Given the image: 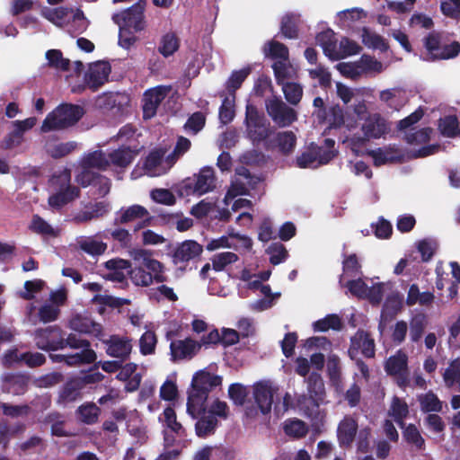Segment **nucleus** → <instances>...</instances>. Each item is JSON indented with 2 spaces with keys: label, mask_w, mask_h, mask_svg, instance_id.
Instances as JSON below:
<instances>
[{
  "label": "nucleus",
  "mask_w": 460,
  "mask_h": 460,
  "mask_svg": "<svg viewBox=\"0 0 460 460\" xmlns=\"http://www.w3.org/2000/svg\"><path fill=\"white\" fill-rule=\"evenodd\" d=\"M222 377L206 370H199L192 377L191 389L188 392L187 412L197 418L207 411V400L215 387L221 385Z\"/></svg>",
  "instance_id": "obj_1"
},
{
  "label": "nucleus",
  "mask_w": 460,
  "mask_h": 460,
  "mask_svg": "<svg viewBox=\"0 0 460 460\" xmlns=\"http://www.w3.org/2000/svg\"><path fill=\"white\" fill-rule=\"evenodd\" d=\"M134 260L142 261L138 267L130 268L128 276L132 283L138 287H148L153 282L164 283L167 281L164 275V266L159 261L150 257V252L144 249L134 251Z\"/></svg>",
  "instance_id": "obj_2"
},
{
  "label": "nucleus",
  "mask_w": 460,
  "mask_h": 460,
  "mask_svg": "<svg viewBox=\"0 0 460 460\" xmlns=\"http://www.w3.org/2000/svg\"><path fill=\"white\" fill-rule=\"evenodd\" d=\"M429 61L454 58L460 53V43L450 41L448 37L440 31H432L423 40Z\"/></svg>",
  "instance_id": "obj_3"
},
{
  "label": "nucleus",
  "mask_w": 460,
  "mask_h": 460,
  "mask_svg": "<svg viewBox=\"0 0 460 460\" xmlns=\"http://www.w3.org/2000/svg\"><path fill=\"white\" fill-rule=\"evenodd\" d=\"M84 116V109L75 104H60L47 115L40 130L44 133L52 130L65 129L76 124Z\"/></svg>",
  "instance_id": "obj_4"
},
{
  "label": "nucleus",
  "mask_w": 460,
  "mask_h": 460,
  "mask_svg": "<svg viewBox=\"0 0 460 460\" xmlns=\"http://www.w3.org/2000/svg\"><path fill=\"white\" fill-rule=\"evenodd\" d=\"M244 124L247 137L253 145L263 143L264 146L273 133L270 123L265 115L251 103L245 107Z\"/></svg>",
  "instance_id": "obj_5"
},
{
  "label": "nucleus",
  "mask_w": 460,
  "mask_h": 460,
  "mask_svg": "<svg viewBox=\"0 0 460 460\" xmlns=\"http://www.w3.org/2000/svg\"><path fill=\"white\" fill-rule=\"evenodd\" d=\"M70 181L71 173L68 170H64L58 175L53 176L51 180L52 185L58 186V191L49 198L48 202L51 208L60 209L79 197V188L72 186Z\"/></svg>",
  "instance_id": "obj_6"
},
{
  "label": "nucleus",
  "mask_w": 460,
  "mask_h": 460,
  "mask_svg": "<svg viewBox=\"0 0 460 460\" xmlns=\"http://www.w3.org/2000/svg\"><path fill=\"white\" fill-rule=\"evenodd\" d=\"M146 0H138L136 4L124 11L114 13L112 21L116 24L130 27L134 31L138 32L146 28L145 9Z\"/></svg>",
  "instance_id": "obj_7"
},
{
  "label": "nucleus",
  "mask_w": 460,
  "mask_h": 460,
  "mask_svg": "<svg viewBox=\"0 0 460 460\" xmlns=\"http://www.w3.org/2000/svg\"><path fill=\"white\" fill-rule=\"evenodd\" d=\"M63 330L58 325L38 328L34 331L35 346L44 351L63 349Z\"/></svg>",
  "instance_id": "obj_8"
},
{
  "label": "nucleus",
  "mask_w": 460,
  "mask_h": 460,
  "mask_svg": "<svg viewBox=\"0 0 460 460\" xmlns=\"http://www.w3.org/2000/svg\"><path fill=\"white\" fill-rule=\"evenodd\" d=\"M265 108L272 121L280 128L288 127L297 119L296 111L279 97L267 99Z\"/></svg>",
  "instance_id": "obj_9"
},
{
  "label": "nucleus",
  "mask_w": 460,
  "mask_h": 460,
  "mask_svg": "<svg viewBox=\"0 0 460 460\" xmlns=\"http://www.w3.org/2000/svg\"><path fill=\"white\" fill-rule=\"evenodd\" d=\"M385 370L388 376L395 378L400 388L405 389L410 385L408 357L402 350L399 349L386 359Z\"/></svg>",
  "instance_id": "obj_10"
},
{
  "label": "nucleus",
  "mask_w": 460,
  "mask_h": 460,
  "mask_svg": "<svg viewBox=\"0 0 460 460\" xmlns=\"http://www.w3.org/2000/svg\"><path fill=\"white\" fill-rule=\"evenodd\" d=\"M361 351L365 358H371L376 354L375 341L371 337V334L363 330H358L350 339V346L349 349V355L353 359L355 358L358 351Z\"/></svg>",
  "instance_id": "obj_11"
},
{
  "label": "nucleus",
  "mask_w": 460,
  "mask_h": 460,
  "mask_svg": "<svg viewBox=\"0 0 460 460\" xmlns=\"http://www.w3.org/2000/svg\"><path fill=\"white\" fill-rule=\"evenodd\" d=\"M169 89L165 86H156L146 90L142 99L143 119L147 120L156 115L157 109L167 95Z\"/></svg>",
  "instance_id": "obj_12"
},
{
  "label": "nucleus",
  "mask_w": 460,
  "mask_h": 460,
  "mask_svg": "<svg viewBox=\"0 0 460 460\" xmlns=\"http://www.w3.org/2000/svg\"><path fill=\"white\" fill-rule=\"evenodd\" d=\"M296 146V136L291 130L279 131L272 138L265 143L264 149L267 151L278 150V152L288 156L291 155Z\"/></svg>",
  "instance_id": "obj_13"
},
{
  "label": "nucleus",
  "mask_w": 460,
  "mask_h": 460,
  "mask_svg": "<svg viewBox=\"0 0 460 460\" xmlns=\"http://www.w3.org/2000/svg\"><path fill=\"white\" fill-rule=\"evenodd\" d=\"M200 350V344L191 338L172 341L170 344V354L172 361L191 359Z\"/></svg>",
  "instance_id": "obj_14"
},
{
  "label": "nucleus",
  "mask_w": 460,
  "mask_h": 460,
  "mask_svg": "<svg viewBox=\"0 0 460 460\" xmlns=\"http://www.w3.org/2000/svg\"><path fill=\"white\" fill-rule=\"evenodd\" d=\"M106 345V353L112 358L125 361L129 358L132 350L131 340L119 335H111L108 340H103Z\"/></svg>",
  "instance_id": "obj_15"
},
{
  "label": "nucleus",
  "mask_w": 460,
  "mask_h": 460,
  "mask_svg": "<svg viewBox=\"0 0 460 460\" xmlns=\"http://www.w3.org/2000/svg\"><path fill=\"white\" fill-rule=\"evenodd\" d=\"M111 74V66L105 62H96L90 65L84 75V83L93 92L97 91L107 81Z\"/></svg>",
  "instance_id": "obj_16"
},
{
  "label": "nucleus",
  "mask_w": 460,
  "mask_h": 460,
  "mask_svg": "<svg viewBox=\"0 0 460 460\" xmlns=\"http://www.w3.org/2000/svg\"><path fill=\"white\" fill-rule=\"evenodd\" d=\"M276 391L277 388L273 387L269 382L261 381L254 385V400L262 414L270 412Z\"/></svg>",
  "instance_id": "obj_17"
},
{
  "label": "nucleus",
  "mask_w": 460,
  "mask_h": 460,
  "mask_svg": "<svg viewBox=\"0 0 460 460\" xmlns=\"http://www.w3.org/2000/svg\"><path fill=\"white\" fill-rule=\"evenodd\" d=\"M358 422L351 416H345L337 428V438L341 447H350L358 431Z\"/></svg>",
  "instance_id": "obj_18"
},
{
  "label": "nucleus",
  "mask_w": 460,
  "mask_h": 460,
  "mask_svg": "<svg viewBox=\"0 0 460 460\" xmlns=\"http://www.w3.org/2000/svg\"><path fill=\"white\" fill-rule=\"evenodd\" d=\"M203 252L201 244L194 240H186L181 243L173 252V262H188L191 260L199 258Z\"/></svg>",
  "instance_id": "obj_19"
},
{
  "label": "nucleus",
  "mask_w": 460,
  "mask_h": 460,
  "mask_svg": "<svg viewBox=\"0 0 460 460\" xmlns=\"http://www.w3.org/2000/svg\"><path fill=\"white\" fill-rule=\"evenodd\" d=\"M83 389V382L77 377L67 380L58 394L57 403L65 406L75 402L82 397Z\"/></svg>",
  "instance_id": "obj_20"
},
{
  "label": "nucleus",
  "mask_w": 460,
  "mask_h": 460,
  "mask_svg": "<svg viewBox=\"0 0 460 460\" xmlns=\"http://www.w3.org/2000/svg\"><path fill=\"white\" fill-rule=\"evenodd\" d=\"M138 153L139 149L137 146L131 147L122 145L111 152L108 155V159L110 164H111L119 168H127L132 164Z\"/></svg>",
  "instance_id": "obj_21"
},
{
  "label": "nucleus",
  "mask_w": 460,
  "mask_h": 460,
  "mask_svg": "<svg viewBox=\"0 0 460 460\" xmlns=\"http://www.w3.org/2000/svg\"><path fill=\"white\" fill-rule=\"evenodd\" d=\"M30 377L22 374H7L3 380V390L13 395H22L26 393Z\"/></svg>",
  "instance_id": "obj_22"
},
{
  "label": "nucleus",
  "mask_w": 460,
  "mask_h": 460,
  "mask_svg": "<svg viewBox=\"0 0 460 460\" xmlns=\"http://www.w3.org/2000/svg\"><path fill=\"white\" fill-rule=\"evenodd\" d=\"M216 187L215 172L211 167H204L197 175L193 186V192L203 195L213 190Z\"/></svg>",
  "instance_id": "obj_23"
},
{
  "label": "nucleus",
  "mask_w": 460,
  "mask_h": 460,
  "mask_svg": "<svg viewBox=\"0 0 460 460\" xmlns=\"http://www.w3.org/2000/svg\"><path fill=\"white\" fill-rule=\"evenodd\" d=\"M317 43L322 47L325 56L332 60H337L340 56L336 52L337 39L332 30L327 29L321 31L315 38Z\"/></svg>",
  "instance_id": "obj_24"
},
{
  "label": "nucleus",
  "mask_w": 460,
  "mask_h": 460,
  "mask_svg": "<svg viewBox=\"0 0 460 460\" xmlns=\"http://www.w3.org/2000/svg\"><path fill=\"white\" fill-rule=\"evenodd\" d=\"M380 100L391 109L400 111L408 102L406 92L401 88H392L380 93Z\"/></svg>",
  "instance_id": "obj_25"
},
{
  "label": "nucleus",
  "mask_w": 460,
  "mask_h": 460,
  "mask_svg": "<svg viewBox=\"0 0 460 460\" xmlns=\"http://www.w3.org/2000/svg\"><path fill=\"white\" fill-rule=\"evenodd\" d=\"M80 164L82 169L106 171L110 166V161L102 150H95L85 155Z\"/></svg>",
  "instance_id": "obj_26"
},
{
  "label": "nucleus",
  "mask_w": 460,
  "mask_h": 460,
  "mask_svg": "<svg viewBox=\"0 0 460 460\" xmlns=\"http://www.w3.org/2000/svg\"><path fill=\"white\" fill-rule=\"evenodd\" d=\"M217 425L218 420L213 414H206L205 411L195 424V433L199 438H206L215 433Z\"/></svg>",
  "instance_id": "obj_27"
},
{
  "label": "nucleus",
  "mask_w": 460,
  "mask_h": 460,
  "mask_svg": "<svg viewBox=\"0 0 460 460\" xmlns=\"http://www.w3.org/2000/svg\"><path fill=\"white\" fill-rule=\"evenodd\" d=\"M305 382L308 392L306 395L323 402L325 397V388L322 376L317 372H312Z\"/></svg>",
  "instance_id": "obj_28"
},
{
  "label": "nucleus",
  "mask_w": 460,
  "mask_h": 460,
  "mask_svg": "<svg viewBox=\"0 0 460 460\" xmlns=\"http://www.w3.org/2000/svg\"><path fill=\"white\" fill-rule=\"evenodd\" d=\"M420 411L425 413L440 412L443 410V402L431 390L417 396Z\"/></svg>",
  "instance_id": "obj_29"
},
{
  "label": "nucleus",
  "mask_w": 460,
  "mask_h": 460,
  "mask_svg": "<svg viewBox=\"0 0 460 460\" xmlns=\"http://www.w3.org/2000/svg\"><path fill=\"white\" fill-rule=\"evenodd\" d=\"M119 217L114 219L115 225H122L140 219L149 215L147 209L141 205H132L125 209L121 208Z\"/></svg>",
  "instance_id": "obj_30"
},
{
  "label": "nucleus",
  "mask_w": 460,
  "mask_h": 460,
  "mask_svg": "<svg viewBox=\"0 0 460 460\" xmlns=\"http://www.w3.org/2000/svg\"><path fill=\"white\" fill-rule=\"evenodd\" d=\"M263 53L265 57L276 59V61L289 60L288 48L285 44L275 40H269L263 46Z\"/></svg>",
  "instance_id": "obj_31"
},
{
  "label": "nucleus",
  "mask_w": 460,
  "mask_h": 460,
  "mask_svg": "<svg viewBox=\"0 0 460 460\" xmlns=\"http://www.w3.org/2000/svg\"><path fill=\"white\" fill-rule=\"evenodd\" d=\"M361 39L363 44L373 49H378L381 52H386L389 49L388 42L381 35L370 31L367 27L362 30Z\"/></svg>",
  "instance_id": "obj_32"
},
{
  "label": "nucleus",
  "mask_w": 460,
  "mask_h": 460,
  "mask_svg": "<svg viewBox=\"0 0 460 460\" xmlns=\"http://www.w3.org/2000/svg\"><path fill=\"white\" fill-rule=\"evenodd\" d=\"M78 419L84 424L93 425L98 422L101 408L93 402L80 405L76 411Z\"/></svg>",
  "instance_id": "obj_33"
},
{
  "label": "nucleus",
  "mask_w": 460,
  "mask_h": 460,
  "mask_svg": "<svg viewBox=\"0 0 460 460\" xmlns=\"http://www.w3.org/2000/svg\"><path fill=\"white\" fill-rule=\"evenodd\" d=\"M251 73L252 67L250 66L240 70L233 71L226 83L228 94L235 96V92L242 86L243 83Z\"/></svg>",
  "instance_id": "obj_34"
},
{
  "label": "nucleus",
  "mask_w": 460,
  "mask_h": 460,
  "mask_svg": "<svg viewBox=\"0 0 460 460\" xmlns=\"http://www.w3.org/2000/svg\"><path fill=\"white\" fill-rule=\"evenodd\" d=\"M438 130L446 137H456L460 135L459 121L456 115H447L438 119Z\"/></svg>",
  "instance_id": "obj_35"
},
{
  "label": "nucleus",
  "mask_w": 460,
  "mask_h": 460,
  "mask_svg": "<svg viewBox=\"0 0 460 460\" xmlns=\"http://www.w3.org/2000/svg\"><path fill=\"white\" fill-rule=\"evenodd\" d=\"M164 422L171 432L175 434L180 439H184L187 437L185 428L177 420L176 412L173 408L166 407L164 410Z\"/></svg>",
  "instance_id": "obj_36"
},
{
  "label": "nucleus",
  "mask_w": 460,
  "mask_h": 460,
  "mask_svg": "<svg viewBox=\"0 0 460 460\" xmlns=\"http://www.w3.org/2000/svg\"><path fill=\"white\" fill-rule=\"evenodd\" d=\"M443 380L448 388L457 385L458 391L460 392V358H456L449 362L448 367L443 373Z\"/></svg>",
  "instance_id": "obj_37"
},
{
  "label": "nucleus",
  "mask_w": 460,
  "mask_h": 460,
  "mask_svg": "<svg viewBox=\"0 0 460 460\" xmlns=\"http://www.w3.org/2000/svg\"><path fill=\"white\" fill-rule=\"evenodd\" d=\"M402 429V438L409 445L413 446L417 450L425 449V439L414 424L404 425Z\"/></svg>",
  "instance_id": "obj_38"
},
{
  "label": "nucleus",
  "mask_w": 460,
  "mask_h": 460,
  "mask_svg": "<svg viewBox=\"0 0 460 460\" xmlns=\"http://www.w3.org/2000/svg\"><path fill=\"white\" fill-rule=\"evenodd\" d=\"M389 414L401 428H403L404 419L409 414V407L403 400L394 396L391 403Z\"/></svg>",
  "instance_id": "obj_39"
},
{
  "label": "nucleus",
  "mask_w": 460,
  "mask_h": 460,
  "mask_svg": "<svg viewBox=\"0 0 460 460\" xmlns=\"http://www.w3.org/2000/svg\"><path fill=\"white\" fill-rule=\"evenodd\" d=\"M179 47L180 40L178 37L172 32H168L162 37L158 51L164 58H168L173 55L179 49Z\"/></svg>",
  "instance_id": "obj_40"
},
{
  "label": "nucleus",
  "mask_w": 460,
  "mask_h": 460,
  "mask_svg": "<svg viewBox=\"0 0 460 460\" xmlns=\"http://www.w3.org/2000/svg\"><path fill=\"white\" fill-rule=\"evenodd\" d=\"M298 25L296 18L292 13L285 14L280 22V33L286 39L298 38Z\"/></svg>",
  "instance_id": "obj_41"
},
{
  "label": "nucleus",
  "mask_w": 460,
  "mask_h": 460,
  "mask_svg": "<svg viewBox=\"0 0 460 460\" xmlns=\"http://www.w3.org/2000/svg\"><path fill=\"white\" fill-rule=\"evenodd\" d=\"M322 402L302 394L297 400V405L303 411L304 416L309 419H314L319 413V406Z\"/></svg>",
  "instance_id": "obj_42"
},
{
  "label": "nucleus",
  "mask_w": 460,
  "mask_h": 460,
  "mask_svg": "<svg viewBox=\"0 0 460 460\" xmlns=\"http://www.w3.org/2000/svg\"><path fill=\"white\" fill-rule=\"evenodd\" d=\"M15 357L16 360L22 361L29 367H38L46 363V357L40 352H24L22 353L19 357L17 355V351L13 350L10 352L9 357Z\"/></svg>",
  "instance_id": "obj_43"
},
{
  "label": "nucleus",
  "mask_w": 460,
  "mask_h": 460,
  "mask_svg": "<svg viewBox=\"0 0 460 460\" xmlns=\"http://www.w3.org/2000/svg\"><path fill=\"white\" fill-rule=\"evenodd\" d=\"M343 274L340 277V283H341L343 276L357 277L361 274V265L355 253L345 255L342 261Z\"/></svg>",
  "instance_id": "obj_44"
},
{
  "label": "nucleus",
  "mask_w": 460,
  "mask_h": 460,
  "mask_svg": "<svg viewBox=\"0 0 460 460\" xmlns=\"http://www.w3.org/2000/svg\"><path fill=\"white\" fill-rule=\"evenodd\" d=\"M282 85V91L287 102L292 105H297L303 96L302 86L294 82L284 83Z\"/></svg>",
  "instance_id": "obj_45"
},
{
  "label": "nucleus",
  "mask_w": 460,
  "mask_h": 460,
  "mask_svg": "<svg viewBox=\"0 0 460 460\" xmlns=\"http://www.w3.org/2000/svg\"><path fill=\"white\" fill-rule=\"evenodd\" d=\"M46 58L49 66L61 71H68L70 67V60L63 57V53L59 49H49L46 52Z\"/></svg>",
  "instance_id": "obj_46"
},
{
  "label": "nucleus",
  "mask_w": 460,
  "mask_h": 460,
  "mask_svg": "<svg viewBox=\"0 0 460 460\" xmlns=\"http://www.w3.org/2000/svg\"><path fill=\"white\" fill-rule=\"evenodd\" d=\"M367 155L373 158L375 166H381L389 163L399 162L400 156L394 155L391 150H383L382 148H376L369 150Z\"/></svg>",
  "instance_id": "obj_47"
},
{
  "label": "nucleus",
  "mask_w": 460,
  "mask_h": 460,
  "mask_svg": "<svg viewBox=\"0 0 460 460\" xmlns=\"http://www.w3.org/2000/svg\"><path fill=\"white\" fill-rule=\"evenodd\" d=\"M234 102L235 96L228 94L224 98L219 108V119L225 125L230 123L234 118Z\"/></svg>",
  "instance_id": "obj_48"
},
{
  "label": "nucleus",
  "mask_w": 460,
  "mask_h": 460,
  "mask_svg": "<svg viewBox=\"0 0 460 460\" xmlns=\"http://www.w3.org/2000/svg\"><path fill=\"white\" fill-rule=\"evenodd\" d=\"M238 259V255L232 252L217 253L211 258L213 270L222 271L226 266L236 262Z\"/></svg>",
  "instance_id": "obj_49"
},
{
  "label": "nucleus",
  "mask_w": 460,
  "mask_h": 460,
  "mask_svg": "<svg viewBox=\"0 0 460 460\" xmlns=\"http://www.w3.org/2000/svg\"><path fill=\"white\" fill-rule=\"evenodd\" d=\"M341 320L337 314H328L324 318L314 323L315 332H327L332 329L339 331L341 329Z\"/></svg>",
  "instance_id": "obj_50"
},
{
  "label": "nucleus",
  "mask_w": 460,
  "mask_h": 460,
  "mask_svg": "<svg viewBox=\"0 0 460 460\" xmlns=\"http://www.w3.org/2000/svg\"><path fill=\"white\" fill-rule=\"evenodd\" d=\"M362 129L366 137L379 138L386 132L387 128L383 119H376L375 120L367 121L363 125Z\"/></svg>",
  "instance_id": "obj_51"
},
{
  "label": "nucleus",
  "mask_w": 460,
  "mask_h": 460,
  "mask_svg": "<svg viewBox=\"0 0 460 460\" xmlns=\"http://www.w3.org/2000/svg\"><path fill=\"white\" fill-rule=\"evenodd\" d=\"M427 325L424 314H416L410 323V338L412 342L420 341Z\"/></svg>",
  "instance_id": "obj_52"
},
{
  "label": "nucleus",
  "mask_w": 460,
  "mask_h": 460,
  "mask_svg": "<svg viewBox=\"0 0 460 460\" xmlns=\"http://www.w3.org/2000/svg\"><path fill=\"white\" fill-rule=\"evenodd\" d=\"M319 154L315 152L314 145L312 144L308 150L303 152L296 158V165L298 168H315Z\"/></svg>",
  "instance_id": "obj_53"
},
{
  "label": "nucleus",
  "mask_w": 460,
  "mask_h": 460,
  "mask_svg": "<svg viewBox=\"0 0 460 460\" xmlns=\"http://www.w3.org/2000/svg\"><path fill=\"white\" fill-rule=\"evenodd\" d=\"M266 252L270 255V262L272 265L283 262L288 256L286 247L280 243H272L267 248Z\"/></svg>",
  "instance_id": "obj_54"
},
{
  "label": "nucleus",
  "mask_w": 460,
  "mask_h": 460,
  "mask_svg": "<svg viewBox=\"0 0 460 460\" xmlns=\"http://www.w3.org/2000/svg\"><path fill=\"white\" fill-rule=\"evenodd\" d=\"M285 433L296 438L306 436L308 429L303 420L295 419L287 422L284 426Z\"/></svg>",
  "instance_id": "obj_55"
},
{
  "label": "nucleus",
  "mask_w": 460,
  "mask_h": 460,
  "mask_svg": "<svg viewBox=\"0 0 460 460\" xmlns=\"http://www.w3.org/2000/svg\"><path fill=\"white\" fill-rule=\"evenodd\" d=\"M228 395L235 405L243 406L246 402L248 392L242 384L234 383L230 385Z\"/></svg>",
  "instance_id": "obj_56"
},
{
  "label": "nucleus",
  "mask_w": 460,
  "mask_h": 460,
  "mask_svg": "<svg viewBox=\"0 0 460 460\" xmlns=\"http://www.w3.org/2000/svg\"><path fill=\"white\" fill-rule=\"evenodd\" d=\"M30 230L33 233L43 235H54L55 232L53 227L39 215H33Z\"/></svg>",
  "instance_id": "obj_57"
},
{
  "label": "nucleus",
  "mask_w": 460,
  "mask_h": 460,
  "mask_svg": "<svg viewBox=\"0 0 460 460\" xmlns=\"http://www.w3.org/2000/svg\"><path fill=\"white\" fill-rule=\"evenodd\" d=\"M156 341V336L154 332H145L139 340L140 352L143 355L153 354L155 352Z\"/></svg>",
  "instance_id": "obj_58"
},
{
  "label": "nucleus",
  "mask_w": 460,
  "mask_h": 460,
  "mask_svg": "<svg viewBox=\"0 0 460 460\" xmlns=\"http://www.w3.org/2000/svg\"><path fill=\"white\" fill-rule=\"evenodd\" d=\"M119 31V45L125 49H129L137 40V38L134 34V31L130 27H127L121 24Z\"/></svg>",
  "instance_id": "obj_59"
},
{
  "label": "nucleus",
  "mask_w": 460,
  "mask_h": 460,
  "mask_svg": "<svg viewBox=\"0 0 460 460\" xmlns=\"http://www.w3.org/2000/svg\"><path fill=\"white\" fill-rule=\"evenodd\" d=\"M432 129L430 128H423L413 133L405 135V141L410 145L425 144L429 141Z\"/></svg>",
  "instance_id": "obj_60"
},
{
  "label": "nucleus",
  "mask_w": 460,
  "mask_h": 460,
  "mask_svg": "<svg viewBox=\"0 0 460 460\" xmlns=\"http://www.w3.org/2000/svg\"><path fill=\"white\" fill-rule=\"evenodd\" d=\"M23 141L24 137L13 129L0 141V148L4 151L12 150L20 146Z\"/></svg>",
  "instance_id": "obj_61"
},
{
  "label": "nucleus",
  "mask_w": 460,
  "mask_h": 460,
  "mask_svg": "<svg viewBox=\"0 0 460 460\" xmlns=\"http://www.w3.org/2000/svg\"><path fill=\"white\" fill-rule=\"evenodd\" d=\"M151 198L154 201L172 206L176 202V198L173 193L168 189H155L151 191Z\"/></svg>",
  "instance_id": "obj_62"
},
{
  "label": "nucleus",
  "mask_w": 460,
  "mask_h": 460,
  "mask_svg": "<svg viewBox=\"0 0 460 460\" xmlns=\"http://www.w3.org/2000/svg\"><path fill=\"white\" fill-rule=\"evenodd\" d=\"M80 248L90 255H101L107 249V244L102 241L85 240L80 243Z\"/></svg>",
  "instance_id": "obj_63"
},
{
  "label": "nucleus",
  "mask_w": 460,
  "mask_h": 460,
  "mask_svg": "<svg viewBox=\"0 0 460 460\" xmlns=\"http://www.w3.org/2000/svg\"><path fill=\"white\" fill-rule=\"evenodd\" d=\"M164 156V151L163 149H155L151 151L146 157L144 162V168L153 172L161 164Z\"/></svg>",
  "instance_id": "obj_64"
}]
</instances>
